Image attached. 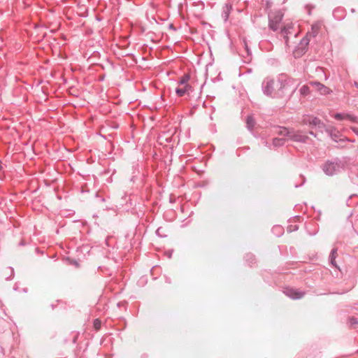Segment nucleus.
Listing matches in <instances>:
<instances>
[{
  "label": "nucleus",
  "instance_id": "f257e3e1",
  "mask_svg": "<svg viewBox=\"0 0 358 358\" xmlns=\"http://www.w3.org/2000/svg\"><path fill=\"white\" fill-rule=\"evenodd\" d=\"M287 79L284 76H281L275 83L273 79L266 78L262 83V90L266 96L275 97L282 96L283 90L286 87Z\"/></svg>",
  "mask_w": 358,
  "mask_h": 358
},
{
  "label": "nucleus",
  "instance_id": "f03ea898",
  "mask_svg": "<svg viewBox=\"0 0 358 358\" xmlns=\"http://www.w3.org/2000/svg\"><path fill=\"white\" fill-rule=\"evenodd\" d=\"M347 162L346 158L339 159L336 157L331 160H327L322 165V169L327 176H333L345 170Z\"/></svg>",
  "mask_w": 358,
  "mask_h": 358
},
{
  "label": "nucleus",
  "instance_id": "7ed1b4c3",
  "mask_svg": "<svg viewBox=\"0 0 358 358\" xmlns=\"http://www.w3.org/2000/svg\"><path fill=\"white\" fill-rule=\"evenodd\" d=\"M283 18V13L280 10H278L268 15V27L273 31L280 30V27L283 26L282 20Z\"/></svg>",
  "mask_w": 358,
  "mask_h": 358
},
{
  "label": "nucleus",
  "instance_id": "20e7f679",
  "mask_svg": "<svg viewBox=\"0 0 358 358\" xmlns=\"http://www.w3.org/2000/svg\"><path fill=\"white\" fill-rule=\"evenodd\" d=\"M312 34H306L300 41L294 50V54L295 57H300L306 53L308 49V45L310 41Z\"/></svg>",
  "mask_w": 358,
  "mask_h": 358
},
{
  "label": "nucleus",
  "instance_id": "39448f33",
  "mask_svg": "<svg viewBox=\"0 0 358 358\" xmlns=\"http://www.w3.org/2000/svg\"><path fill=\"white\" fill-rule=\"evenodd\" d=\"M293 29L294 24L292 22L283 24V26L280 27V34L283 37L287 46H288L289 36L293 34L295 37L296 36V34L293 32Z\"/></svg>",
  "mask_w": 358,
  "mask_h": 358
},
{
  "label": "nucleus",
  "instance_id": "423d86ee",
  "mask_svg": "<svg viewBox=\"0 0 358 358\" xmlns=\"http://www.w3.org/2000/svg\"><path fill=\"white\" fill-rule=\"evenodd\" d=\"M289 138L295 142L306 143L308 136L304 135L301 131L291 130Z\"/></svg>",
  "mask_w": 358,
  "mask_h": 358
},
{
  "label": "nucleus",
  "instance_id": "0eeeda50",
  "mask_svg": "<svg viewBox=\"0 0 358 358\" xmlns=\"http://www.w3.org/2000/svg\"><path fill=\"white\" fill-rule=\"evenodd\" d=\"M284 292L287 296H289V298H291L292 299H301L305 294V292H301L298 289H293V288H287V289H286V290Z\"/></svg>",
  "mask_w": 358,
  "mask_h": 358
},
{
  "label": "nucleus",
  "instance_id": "6e6552de",
  "mask_svg": "<svg viewBox=\"0 0 358 358\" xmlns=\"http://www.w3.org/2000/svg\"><path fill=\"white\" fill-rule=\"evenodd\" d=\"M310 85L314 87L322 95L329 94L331 90L324 85L319 82H311Z\"/></svg>",
  "mask_w": 358,
  "mask_h": 358
},
{
  "label": "nucleus",
  "instance_id": "1a4fd4ad",
  "mask_svg": "<svg viewBox=\"0 0 358 358\" xmlns=\"http://www.w3.org/2000/svg\"><path fill=\"white\" fill-rule=\"evenodd\" d=\"M325 131L329 135L331 139L336 142L341 141L340 133L334 128L325 129Z\"/></svg>",
  "mask_w": 358,
  "mask_h": 358
},
{
  "label": "nucleus",
  "instance_id": "9d476101",
  "mask_svg": "<svg viewBox=\"0 0 358 358\" xmlns=\"http://www.w3.org/2000/svg\"><path fill=\"white\" fill-rule=\"evenodd\" d=\"M231 8H232L231 5L229 3H225L223 6L222 10V18L223 19V20L224 22L227 21L229 14L231 13Z\"/></svg>",
  "mask_w": 358,
  "mask_h": 358
},
{
  "label": "nucleus",
  "instance_id": "9b49d317",
  "mask_svg": "<svg viewBox=\"0 0 358 358\" xmlns=\"http://www.w3.org/2000/svg\"><path fill=\"white\" fill-rule=\"evenodd\" d=\"M191 89L192 87L189 85H186L182 87H177L176 89V92L178 96H183L187 94H189V92L191 90Z\"/></svg>",
  "mask_w": 358,
  "mask_h": 358
},
{
  "label": "nucleus",
  "instance_id": "f8f14e48",
  "mask_svg": "<svg viewBox=\"0 0 358 358\" xmlns=\"http://www.w3.org/2000/svg\"><path fill=\"white\" fill-rule=\"evenodd\" d=\"M290 131L286 127H275L274 132L280 136H287L289 138Z\"/></svg>",
  "mask_w": 358,
  "mask_h": 358
},
{
  "label": "nucleus",
  "instance_id": "ddd939ff",
  "mask_svg": "<svg viewBox=\"0 0 358 358\" xmlns=\"http://www.w3.org/2000/svg\"><path fill=\"white\" fill-rule=\"evenodd\" d=\"M320 29V24L319 23H316L312 25L311 31H308L307 34H312V37H315L319 32Z\"/></svg>",
  "mask_w": 358,
  "mask_h": 358
},
{
  "label": "nucleus",
  "instance_id": "4468645a",
  "mask_svg": "<svg viewBox=\"0 0 358 358\" xmlns=\"http://www.w3.org/2000/svg\"><path fill=\"white\" fill-rule=\"evenodd\" d=\"M255 124V120L252 116L249 115L246 119V125L250 131H252Z\"/></svg>",
  "mask_w": 358,
  "mask_h": 358
},
{
  "label": "nucleus",
  "instance_id": "2eb2a0df",
  "mask_svg": "<svg viewBox=\"0 0 358 358\" xmlns=\"http://www.w3.org/2000/svg\"><path fill=\"white\" fill-rule=\"evenodd\" d=\"M285 139L282 138H274L273 139V145L275 147H280L285 144Z\"/></svg>",
  "mask_w": 358,
  "mask_h": 358
},
{
  "label": "nucleus",
  "instance_id": "dca6fc26",
  "mask_svg": "<svg viewBox=\"0 0 358 358\" xmlns=\"http://www.w3.org/2000/svg\"><path fill=\"white\" fill-rule=\"evenodd\" d=\"M189 78L190 76L189 74H185L180 78V79L178 81V83L183 86L188 85L187 82L189 81Z\"/></svg>",
  "mask_w": 358,
  "mask_h": 358
},
{
  "label": "nucleus",
  "instance_id": "f3484780",
  "mask_svg": "<svg viewBox=\"0 0 358 358\" xmlns=\"http://www.w3.org/2000/svg\"><path fill=\"white\" fill-rule=\"evenodd\" d=\"M350 326L354 329H357L358 327V320L355 317H351L348 320Z\"/></svg>",
  "mask_w": 358,
  "mask_h": 358
},
{
  "label": "nucleus",
  "instance_id": "a211bd4d",
  "mask_svg": "<svg viewBox=\"0 0 358 358\" xmlns=\"http://www.w3.org/2000/svg\"><path fill=\"white\" fill-rule=\"evenodd\" d=\"M310 87L308 85H303L301 88H300V93L301 95L303 96H307L308 94H310Z\"/></svg>",
  "mask_w": 358,
  "mask_h": 358
},
{
  "label": "nucleus",
  "instance_id": "6ab92c4d",
  "mask_svg": "<svg viewBox=\"0 0 358 358\" xmlns=\"http://www.w3.org/2000/svg\"><path fill=\"white\" fill-rule=\"evenodd\" d=\"M336 251H337L336 249H335V248L331 250V252L330 255H329L330 262H331L332 265H335V258H336Z\"/></svg>",
  "mask_w": 358,
  "mask_h": 358
},
{
  "label": "nucleus",
  "instance_id": "aec40b11",
  "mask_svg": "<svg viewBox=\"0 0 358 358\" xmlns=\"http://www.w3.org/2000/svg\"><path fill=\"white\" fill-rule=\"evenodd\" d=\"M334 118L337 120H342L346 119V114L336 113L334 115Z\"/></svg>",
  "mask_w": 358,
  "mask_h": 358
},
{
  "label": "nucleus",
  "instance_id": "412c9836",
  "mask_svg": "<svg viewBox=\"0 0 358 358\" xmlns=\"http://www.w3.org/2000/svg\"><path fill=\"white\" fill-rule=\"evenodd\" d=\"M313 117H310V116H306V117H304L303 119V123L304 124H306V125H309V126H311L312 123H311V119Z\"/></svg>",
  "mask_w": 358,
  "mask_h": 358
},
{
  "label": "nucleus",
  "instance_id": "4be33fe9",
  "mask_svg": "<svg viewBox=\"0 0 358 358\" xmlns=\"http://www.w3.org/2000/svg\"><path fill=\"white\" fill-rule=\"evenodd\" d=\"M320 119L317 117H314L311 119V126L317 127V124H320Z\"/></svg>",
  "mask_w": 358,
  "mask_h": 358
},
{
  "label": "nucleus",
  "instance_id": "5701e85b",
  "mask_svg": "<svg viewBox=\"0 0 358 358\" xmlns=\"http://www.w3.org/2000/svg\"><path fill=\"white\" fill-rule=\"evenodd\" d=\"M273 231H276L278 235L280 236L283 234V229L280 226H275L273 228Z\"/></svg>",
  "mask_w": 358,
  "mask_h": 358
},
{
  "label": "nucleus",
  "instance_id": "b1692460",
  "mask_svg": "<svg viewBox=\"0 0 358 358\" xmlns=\"http://www.w3.org/2000/svg\"><path fill=\"white\" fill-rule=\"evenodd\" d=\"M316 127H317V129H320L321 131L322 129L325 130V129H328L321 120L320 122V124H317Z\"/></svg>",
  "mask_w": 358,
  "mask_h": 358
},
{
  "label": "nucleus",
  "instance_id": "393cba45",
  "mask_svg": "<svg viewBox=\"0 0 358 358\" xmlns=\"http://www.w3.org/2000/svg\"><path fill=\"white\" fill-rule=\"evenodd\" d=\"M346 119H349L350 120H351L352 122H356L357 117L356 116H354L352 115L346 114Z\"/></svg>",
  "mask_w": 358,
  "mask_h": 358
},
{
  "label": "nucleus",
  "instance_id": "a878e982",
  "mask_svg": "<svg viewBox=\"0 0 358 358\" xmlns=\"http://www.w3.org/2000/svg\"><path fill=\"white\" fill-rule=\"evenodd\" d=\"M94 327L95 329H98L100 328L101 327V322L98 319H96L94 322Z\"/></svg>",
  "mask_w": 358,
  "mask_h": 358
},
{
  "label": "nucleus",
  "instance_id": "bb28decb",
  "mask_svg": "<svg viewBox=\"0 0 358 358\" xmlns=\"http://www.w3.org/2000/svg\"><path fill=\"white\" fill-rule=\"evenodd\" d=\"M313 8H314V6H312V5H306V9L307 10V12H308V15L311 14V10Z\"/></svg>",
  "mask_w": 358,
  "mask_h": 358
},
{
  "label": "nucleus",
  "instance_id": "cd10ccee",
  "mask_svg": "<svg viewBox=\"0 0 358 358\" xmlns=\"http://www.w3.org/2000/svg\"><path fill=\"white\" fill-rule=\"evenodd\" d=\"M244 45H245V50L247 51L248 55H250V50L248 48V45H247L245 41H244Z\"/></svg>",
  "mask_w": 358,
  "mask_h": 358
},
{
  "label": "nucleus",
  "instance_id": "c85d7f7f",
  "mask_svg": "<svg viewBox=\"0 0 358 358\" xmlns=\"http://www.w3.org/2000/svg\"><path fill=\"white\" fill-rule=\"evenodd\" d=\"M352 129L353 132L358 136V128L357 127H352Z\"/></svg>",
  "mask_w": 358,
  "mask_h": 358
},
{
  "label": "nucleus",
  "instance_id": "c756f323",
  "mask_svg": "<svg viewBox=\"0 0 358 358\" xmlns=\"http://www.w3.org/2000/svg\"><path fill=\"white\" fill-rule=\"evenodd\" d=\"M169 28L170 29L176 30V28H175V27L173 26V24H170L169 26Z\"/></svg>",
  "mask_w": 358,
  "mask_h": 358
},
{
  "label": "nucleus",
  "instance_id": "7c9ffc66",
  "mask_svg": "<svg viewBox=\"0 0 358 358\" xmlns=\"http://www.w3.org/2000/svg\"><path fill=\"white\" fill-rule=\"evenodd\" d=\"M45 117H46V120L48 118H52V117L49 114V113H47V112H46Z\"/></svg>",
  "mask_w": 358,
  "mask_h": 358
},
{
  "label": "nucleus",
  "instance_id": "2f4dec72",
  "mask_svg": "<svg viewBox=\"0 0 358 358\" xmlns=\"http://www.w3.org/2000/svg\"><path fill=\"white\" fill-rule=\"evenodd\" d=\"M309 134H310V135H312V136H313L315 137H317V134L315 133H314L313 131H309Z\"/></svg>",
  "mask_w": 358,
  "mask_h": 358
},
{
  "label": "nucleus",
  "instance_id": "473e14b6",
  "mask_svg": "<svg viewBox=\"0 0 358 358\" xmlns=\"http://www.w3.org/2000/svg\"><path fill=\"white\" fill-rule=\"evenodd\" d=\"M351 12H352V13H355V8H352V9H351Z\"/></svg>",
  "mask_w": 358,
  "mask_h": 358
}]
</instances>
